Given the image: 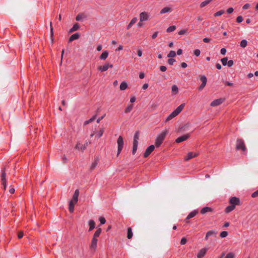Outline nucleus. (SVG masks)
<instances>
[{"instance_id":"nucleus-31","label":"nucleus","mask_w":258,"mask_h":258,"mask_svg":"<svg viewBox=\"0 0 258 258\" xmlns=\"http://www.w3.org/2000/svg\"><path fill=\"white\" fill-rule=\"evenodd\" d=\"M127 88V83L125 81L121 82V83L120 85V87H119L120 90H124Z\"/></svg>"},{"instance_id":"nucleus-41","label":"nucleus","mask_w":258,"mask_h":258,"mask_svg":"<svg viewBox=\"0 0 258 258\" xmlns=\"http://www.w3.org/2000/svg\"><path fill=\"white\" fill-rule=\"evenodd\" d=\"M225 11L224 10H220L216 13H215L214 14V16L215 17H218V16H220L221 15H222V14H223L224 13Z\"/></svg>"},{"instance_id":"nucleus-11","label":"nucleus","mask_w":258,"mask_h":258,"mask_svg":"<svg viewBox=\"0 0 258 258\" xmlns=\"http://www.w3.org/2000/svg\"><path fill=\"white\" fill-rule=\"evenodd\" d=\"M224 99L223 98H219L213 101L211 103V106H218L224 102Z\"/></svg>"},{"instance_id":"nucleus-7","label":"nucleus","mask_w":258,"mask_h":258,"mask_svg":"<svg viewBox=\"0 0 258 258\" xmlns=\"http://www.w3.org/2000/svg\"><path fill=\"white\" fill-rule=\"evenodd\" d=\"M155 149V146L153 145H150L148 147L145 151V152L144 154V157L145 158L148 157L150 154L154 151Z\"/></svg>"},{"instance_id":"nucleus-1","label":"nucleus","mask_w":258,"mask_h":258,"mask_svg":"<svg viewBox=\"0 0 258 258\" xmlns=\"http://www.w3.org/2000/svg\"><path fill=\"white\" fill-rule=\"evenodd\" d=\"M185 106L184 103L180 104L177 108L174 110L166 119L165 122L169 121L174 117L178 115L183 110Z\"/></svg>"},{"instance_id":"nucleus-21","label":"nucleus","mask_w":258,"mask_h":258,"mask_svg":"<svg viewBox=\"0 0 258 258\" xmlns=\"http://www.w3.org/2000/svg\"><path fill=\"white\" fill-rule=\"evenodd\" d=\"M80 28V25L78 23H75L73 27L69 30V33H73V32H75L78 30H79Z\"/></svg>"},{"instance_id":"nucleus-14","label":"nucleus","mask_w":258,"mask_h":258,"mask_svg":"<svg viewBox=\"0 0 258 258\" xmlns=\"http://www.w3.org/2000/svg\"><path fill=\"white\" fill-rule=\"evenodd\" d=\"M148 18H149V15L147 13L144 12H142L140 14V21L142 22V21H146L148 19Z\"/></svg>"},{"instance_id":"nucleus-34","label":"nucleus","mask_w":258,"mask_h":258,"mask_svg":"<svg viewBox=\"0 0 258 258\" xmlns=\"http://www.w3.org/2000/svg\"><path fill=\"white\" fill-rule=\"evenodd\" d=\"M103 132L104 130L102 128L100 129L99 131L97 132L96 133V138H99L100 137H101L102 136Z\"/></svg>"},{"instance_id":"nucleus-18","label":"nucleus","mask_w":258,"mask_h":258,"mask_svg":"<svg viewBox=\"0 0 258 258\" xmlns=\"http://www.w3.org/2000/svg\"><path fill=\"white\" fill-rule=\"evenodd\" d=\"M80 36V35L79 33H75V34H73L70 37L69 42H71L76 39H78V38H79Z\"/></svg>"},{"instance_id":"nucleus-51","label":"nucleus","mask_w":258,"mask_h":258,"mask_svg":"<svg viewBox=\"0 0 258 258\" xmlns=\"http://www.w3.org/2000/svg\"><path fill=\"white\" fill-rule=\"evenodd\" d=\"M243 19L242 17V16H238V17H237L236 21H237V22H238V23H241V22H242L243 21Z\"/></svg>"},{"instance_id":"nucleus-22","label":"nucleus","mask_w":258,"mask_h":258,"mask_svg":"<svg viewBox=\"0 0 258 258\" xmlns=\"http://www.w3.org/2000/svg\"><path fill=\"white\" fill-rule=\"evenodd\" d=\"M137 21V18L136 17L132 19V20L131 21L128 25L126 27L127 29H130L134 24H135Z\"/></svg>"},{"instance_id":"nucleus-16","label":"nucleus","mask_w":258,"mask_h":258,"mask_svg":"<svg viewBox=\"0 0 258 258\" xmlns=\"http://www.w3.org/2000/svg\"><path fill=\"white\" fill-rule=\"evenodd\" d=\"M198 154L196 153H194V152H189L187 156L185 157V160H189L191 159H192V158L194 157H195L196 156H198Z\"/></svg>"},{"instance_id":"nucleus-6","label":"nucleus","mask_w":258,"mask_h":258,"mask_svg":"<svg viewBox=\"0 0 258 258\" xmlns=\"http://www.w3.org/2000/svg\"><path fill=\"white\" fill-rule=\"evenodd\" d=\"M200 80L202 81V84L199 86V90L201 91L202 90L204 87L206 86L207 84V79L206 76H201L200 77Z\"/></svg>"},{"instance_id":"nucleus-37","label":"nucleus","mask_w":258,"mask_h":258,"mask_svg":"<svg viewBox=\"0 0 258 258\" xmlns=\"http://www.w3.org/2000/svg\"><path fill=\"white\" fill-rule=\"evenodd\" d=\"M247 41L245 40V39H243L242 40H241V41L240 42V46L242 48H245L246 46H247Z\"/></svg>"},{"instance_id":"nucleus-48","label":"nucleus","mask_w":258,"mask_h":258,"mask_svg":"<svg viewBox=\"0 0 258 258\" xmlns=\"http://www.w3.org/2000/svg\"><path fill=\"white\" fill-rule=\"evenodd\" d=\"M99 221H100V222L101 224H104L106 222L105 219L104 217H101L99 218Z\"/></svg>"},{"instance_id":"nucleus-27","label":"nucleus","mask_w":258,"mask_h":258,"mask_svg":"<svg viewBox=\"0 0 258 258\" xmlns=\"http://www.w3.org/2000/svg\"><path fill=\"white\" fill-rule=\"evenodd\" d=\"M89 231L92 230L95 227V223L93 220H90L89 221Z\"/></svg>"},{"instance_id":"nucleus-9","label":"nucleus","mask_w":258,"mask_h":258,"mask_svg":"<svg viewBox=\"0 0 258 258\" xmlns=\"http://www.w3.org/2000/svg\"><path fill=\"white\" fill-rule=\"evenodd\" d=\"M189 137V134L184 135L182 136H180V137L177 138L176 139L175 141L177 143H181L182 142H183V141L186 140Z\"/></svg>"},{"instance_id":"nucleus-39","label":"nucleus","mask_w":258,"mask_h":258,"mask_svg":"<svg viewBox=\"0 0 258 258\" xmlns=\"http://www.w3.org/2000/svg\"><path fill=\"white\" fill-rule=\"evenodd\" d=\"M176 29V27L175 26H171L169 27L167 29L166 31L168 33L172 32L174 31Z\"/></svg>"},{"instance_id":"nucleus-63","label":"nucleus","mask_w":258,"mask_h":258,"mask_svg":"<svg viewBox=\"0 0 258 258\" xmlns=\"http://www.w3.org/2000/svg\"><path fill=\"white\" fill-rule=\"evenodd\" d=\"M211 39L209 38H205L203 39V41L205 43H208L210 41Z\"/></svg>"},{"instance_id":"nucleus-54","label":"nucleus","mask_w":258,"mask_h":258,"mask_svg":"<svg viewBox=\"0 0 258 258\" xmlns=\"http://www.w3.org/2000/svg\"><path fill=\"white\" fill-rule=\"evenodd\" d=\"M137 54L139 57L142 56L143 52L141 49H139L137 51Z\"/></svg>"},{"instance_id":"nucleus-47","label":"nucleus","mask_w":258,"mask_h":258,"mask_svg":"<svg viewBox=\"0 0 258 258\" xmlns=\"http://www.w3.org/2000/svg\"><path fill=\"white\" fill-rule=\"evenodd\" d=\"M175 61V60L173 58H170L168 60V62L170 65H172Z\"/></svg>"},{"instance_id":"nucleus-58","label":"nucleus","mask_w":258,"mask_h":258,"mask_svg":"<svg viewBox=\"0 0 258 258\" xmlns=\"http://www.w3.org/2000/svg\"><path fill=\"white\" fill-rule=\"evenodd\" d=\"M220 52L222 55H225L226 53V49L225 48L221 49Z\"/></svg>"},{"instance_id":"nucleus-8","label":"nucleus","mask_w":258,"mask_h":258,"mask_svg":"<svg viewBox=\"0 0 258 258\" xmlns=\"http://www.w3.org/2000/svg\"><path fill=\"white\" fill-rule=\"evenodd\" d=\"M98 239L93 238L90 245V249L91 251H94L96 249Z\"/></svg>"},{"instance_id":"nucleus-33","label":"nucleus","mask_w":258,"mask_h":258,"mask_svg":"<svg viewBox=\"0 0 258 258\" xmlns=\"http://www.w3.org/2000/svg\"><path fill=\"white\" fill-rule=\"evenodd\" d=\"M211 211H212L211 208H209V207H205V208H203L201 210V212L202 214H204L208 212H211Z\"/></svg>"},{"instance_id":"nucleus-20","label":"nucleus","mask_w":258,"mask_h":258,"mask_svg":"<svg viewBox=\"0 0 258 258\" xmlns=\"http://www.w3.org/2000/svg\"><path fill=\"white\" fill-rule=\"evenodd\" d=\"M217 234V232L213 230L209 231L206 233V236H205V239L207 240L208 239V237L211 236H216Z\"/></svg>"},{"instance_id":"nucleus-52","label":"nucleus","mask_w":258,"mask_h":258,"mask_svg":"<svg viewBox=\"0 0 258 258\" xmlns=\"http://www.w3.org/2000/svg\"><path fill=\"white\" fill-rule=\"evenodd\" d=\"M186 242H187L186 239L185 238H184V237H183L181 239L180 244L181 245H184V244H185L186 243Z\"/></svg>"},{"instance_id":"nucleus-29","label":"nucleus","mask_w":258,"mask_h":258,"mask_svg":"<svg viewBox=\"0 0 258 258\" xmlns=\"http://www.w3.org/2000/svg\"><path fill=\"white\" fill-rule=\"evenodd\" d=\"M98 161H99V160L98 158L95 159L94 161L92 163V164L90 166V169L91 170L94 169L95 168V167L97 166V165L98 164Z\"/></svg>"},{"instance_id":"nucleus-13","label":"nucleus","mask_w":258,"mask_h":258,"mask_svg":"<svg viewBox=\"0 0 258 258\" xmlns=\"http://www.w3.org/2000/svg\"><path fill=\"white\" fill-rule=\"evenodd\" d=\"M208 249L207 248H204L201 249L197 254L198 258H203L206 253Z\"/></svg>"},{"instance_id":"nucleus-64","label":"nucleus","mask_w":258,"mask_h":258,"mask_svg":"<svg viewBox=\"0 0 258 258\" xmlns=\"http://www.w3.org/2000/svg\"><path fill=\"white\" fill-rule=\"evenodd\" d=\"M148 86H149L148 84L147 83H145L143 85L142 88L144 90H146L148 88Z\"/></svg>"},{"instance_id":"nucleus-55","label":"nucleus","mask_w":258,"mask_h":258,"mask_svg":"<svg viewBox=\"0 0 258 258\" xmlns=\"http://www.w3.org/2000/svg\"><path fill=\"white\" fill-rule=\"evenodd\" d=\"M251 196L252 198H255V197H258V189L256 191L253 192Z\"/></svg>"},{"instance_id":"nucleus-15","label":"nucleus","mask_w":258,"mask_h":258,"mask_svg":"<svg viewBox=\"0 0 258 258\" xmlns=\"http://www.w3.org/2000/svg\"><path fill=\"white\" fill-rule=\"evenodd\" d=\"M79 195V190L78 189H76L74 192V194L73 196L72 200L71 201H73L75 203H77L78 200V197Z\"/></svg>"},{"instance_id":"nucleus-19","label":"nucleus","mask_w":258,"mask_h":258,"mask_svg":"<svg viewBox=\"0 0 258 258\" xmlns=\"http://www.w3.org/2000/svg\"><path fill=\"white\" fill-rule=\"evenodd\" d=\"M172 11V9L170 8V7H164V8H163L160 13V14H165V13H170V12H171Z\"/></svg>"},{"instance_id":"nucleus-30","label":"nucleus","mask_w":258,"mask_h":258,"mask_svg":"<svg viewBox=\"0 0 258 258\" xmlns=\"http://www.w3.org/2000/svg\"><path fill=\"white\" fill-rule=\"evenodd\" d=\"M76 203L73 201H70L69 203V211L71 213H73L74 211V207Z\"/></svg>"},{"instance_id":"nucleus-36","label":"nucleus","mask_w":258,"mask_h":258,"mask_svg":"<svg viewBox=\"0 0 258 258\" xmlns=\"http://www.w3.org/2000/svg\"><path fill=\"white\" fill-rule=\"evenodd\" d=\"M133 237L132 230L131 227H129L127 229V238L128 239L132 238Z\"/></svg>"},{"instance_id":"nucleus-35","label":"nucleus","mask_w":258,"mask_h":258,"mask_svg":"<svg viewBox=\"0 0 258 258\" xmlns=\"http://www.w3.org/2000/svg\"><path fill=\"white\" fill-rule=\"evenodd\" d=\"M197 212L196 211H192L191 212V213H190L187 216V217H186V219H189L192 217H194V216H196V215L197 214Z\"/></svg>"},{"instance_id":"nucleus-10","label":"nucleus","mask_w":258,"mask_h":258,"mask_svg":"<svg viewBox=\"0 0 258 258\" xmlns=\"http://www.w3.org/2000/svg\"><path fill=\"white\" fill-rule=\"evenodd\" d=\"M229 202L231 205H234L235 206L236 205H239L240 201L238 198L234 197L230 198Z\"/></svg>"},{"instance_id":"nucleus-46","label":"nucleus","mask_w":258,"mask_h":258,"mask_svg":"<svg viewBox=\"0 0 258 258\" xmlns=\"http://www.w3.org/2000/svg\"><path fill=\"white\" fill-rule=\"evenodd\" d=\"M140 133L139 132H136L134 137V140H139Z\"/></svg>"},{"instance_id":"nucleus-24","label":"nucleus","mask_w":258,"mask_h":258,"mask_svg":"<svg viewBox=\"0 0 258 258\" xmlns=\"http://www.w3.org/2000/svg\"><path fill=\"white\" fill-rule=\"evenodd\" d=\"M102 231L101 228H99L97 229V230L95 231V233L93 235V238H95L96 239H97V238L100 236L101 233Z\"/></svg>"},{"instance_id":"nucleus-17","label":"nucleus","mask_w":258,"mask_h":258,"mask_svg":"<svg viewBox=\"0 0 258 258\" xmlns=\"http://www.w3.org/2000/svg\"><path fill=\"white\" fill-rule=\"evenodd\" d=\"M87 146V143L86 145H82L80 143H77L75 148L78 150H81L82 151L84 150L86 148V146Z\"/></svg>"},{"instance_id":"nucleus-4","label":"nucleus","mask_w":258,"mask_h":258,"mask_svg":"<svg viewBox=\"0 0 258 258\" xmlns=\"http://www.w3.org/2000/svg\"><path fill=\"white\" fill-rule=\"evenodd\" d=\"M117 145H118V149H117V156L120 153L124 145L123 140L121 136H119L117 139Z\"/></svg>"},{"instance_id":"nucleus-50","label":"nucleus","mask_w":258,"mask_h":258,"mask_svg":"<svg viewBox=\"0 0 258 258\" xmlns=\"http://www.w3.org/2000/svg\"><path fill=\"white\" fill-rule=\"evenodd\" d=\"M200 53H201V51H200V50L199 49H197L195 50V51H194V54L196 56H199L200 55Z\"/></svg>"},{"instance_id":"nucleus-56","label":"nucleus","mask_w":258,"mask_h":258,"mask_svg":"<svg viewBox=\"0 0 258 258\" xmlns=\"http://www.w3.org/2000/svg\"><path fill=\"white\" fill-rule=\"evenodd\" d=\"M227 64L229 67H232L233 64V61L232 60H230L228 61Z\"/></svg>"},{"instance_id":"nucleus-45","label":"nucleus","mask_w":258,"mask_h":258,"mask_svg":"<svg viewBox=\"0 0 258 258\" xmlns=\"http://www.w3.org/2000/svg\"><path fill=\"white\" fill-rule=\"evenodd\" d=\"M228 235V232L227 231H223L220 233V237L221 238L226 237Z\"/></svg>"},{"instance_id":"nucleus-32","label":"nucleus","mask_w":258,"mask_h":258,"mask_svg":"<svg viewBox=\"0 0 258 258\" xmlns=\"http://www.w3.org/2000/svg\"><path fill=\"white\" fill-rule=\"evenodd\" d=\"M85 18V15L83 13L79 14L76 17V20L78 21H82Z\"/></svg>"},{"instance_id":"nucleus-57","label":"nucleus","mask_w":258,"mask_h":258,"mask_svg":"<svg viewBox=\"0 0 258 258\" xmlns=\"http://www.w3.org/2000/svg\"><path fill=\"white\" fill-rule=\"evenodd\" d=\"M160 70L162 72H165L167 70V68L165 66H161L160 67Z\"/></svg>"},{"instance_id":"nucleus-60","label":"nucleus","mask_w":258,"mask_h":258,"mask_svg":"<svg viewBox=\"0 0 258 258\" xmlns=\"http://www.w3.org/2000/svg\"><path fill=\"white\" fill-rule=\"evenodd\" d=\"M234 9L232 8H229L227 9V12L228 14H231L233 13Z\"/></svg>"},{"instance_id":"nucleus-49","label":"nucleus","mask_w":258,"mask_h":258,"mask_svg":"<svg viewBox=\"0 0 258 258\" xmlns=\"http://www.w3.org/2000/svg\"><path fill=\"white\" fill-rule=\"evenodd\" d=\"M186 32H187L186 29H183V30H181L180 31H179L178 34L180 35H184L186 33Z\"/></svg>"},{"instance_id":"nucleus-28","label":"nucleus","mask_w":258,"mask_h":258,"mask_svg":"<svg viewBox=\"0 0 258 258\" xmlns=\"http://www.w3.org/2000/svg\"><path fill=\"white\" fill-rule=\"evenodd\" d=\"M235 208V207L234 205H231L226 208L225 211L226 213H228L232 211Z\"/></svg>"},{"instance_id":"nucleus-12","label":"nucleus","mask_w":258,"mask_h":258,"mask_svg":"<svg viewBox=\"0 0 258 258\" xmlns=\"http://www.w3.org/2000/svg\"><path fill=\"white\" fill-rule=\"evenodd\" d=\"M113 65L109 63H105L103 66H100L98 68L99 70L101 72H104L107 71L109 68H112Z\"/></svg>"},{"instance_id":"nucleus-42","label":"nucleus","mask_w":258,"mask_h":258,"mask_svg":"<svg viewBox=\"0 0 258 258\" xmlns=\"http://www.w3.org/2000/svg\"><path fill=\"white\" fill-rule=\"evenodd\" d=\"M221 62L222 63V64L224 66H225L227 64L228 58H227V57H224V58L221 59Z\"/></svg>"},{"instance_id":"nucleus-43","label":"nucleus","mask_w":258,"mask_h":258,"mask_svg":"<svg viewBox=\"0 0 258 258\" xmlns=\"http://www.w3.org/2000/svg\"><path fill=\"white\" fill-rule=\"evenodd\" d=\"M95 119V116H94L90 119L86 120L84 122V124L86 125V124H89V123H90V122H92L93 120H94Z\"/></svg>"},{"instance_id":"nucleus-61","label":"nucleus","mask_w":258,"mask_h":258,"mask_svg":"<svg viewBox=\"0 0 258 258\" xmlns=\"http://www.w3.org/2000/svg\"><path fill=\"white\" fill-rule=\"evenodd\" d=\"M138 146H133V154H135L137 150Z\"/></svg>"},{"instance_id":"nucleus-40","label":"nucleus","mask_w":258,"mask_h":258,"mask_svg":"<svg viewBox=\"0 0 258 258\" xmlns=\"http://www.w3.org/2000/svg\"><path fill=\"white\" fill-rule=\"evenodd\" d=\"M133 104H131L130 105H128L125 109V113H128L130 112L132 109H133Z\"/></svg>"},{"instance_id":"nucleus-59","label":"nucleus","mask_w":258,"mask_h":258,"mask_svg":"<svg viewBox=\"0 0 258 258\" xmlns=\"http://www.w3.org/2000/svg\"><path fill=\"white\" fill-rule=\"evenodd\" d=\"M249 7H250V5L249 4H246L243 6L242 9L243 10H246V9H248L249 8Z\"/></svg>"},{"instance_id":"nucleus-26","label":"nucleus","mask_w":258,"mask_h":258,"mask_svg":"<svg viewBox=\"0 0 258 258\" xmlns=\"http://www.w3.org/2000/svg\"><path fill=\"white\" fill-rule=\"evenodd\" d=\"M171 91L173 95H175L178 92V88L175 85H173L171 87Z\"/></svg>"},{"instance_id":"nucleus-38","label":"nucleus","mask_w":258,"mask_h":258,"mask_svg":"<svg viewBox=\"0 0 258 258\" xmlns=\"http://www.w3.org/2000/svg\"><path fill=\"white\" fill-rule=\"evenodd\" d=\"M176 56V52L173 50H171L168 54L167 56L168 57L173 58Z\"/></svg>"},{"instance_id":"nucleus-44","label":"nucleus","mask_w":258,"mask_h":258,"mask_svg":"<svg viewBox=\"0 0 258 258\" xmlns=\"http://www.w3.org/2000/svg\"><path fill=\"white\" fill-rule=\"evenodd\" d=\"M234 254L233 252H229L227 254L225 258H234Z\"/></svg>"},{"instance_id":"nucleus-23","label":"nucleus","mask_w":258,"mask_h":258,"mask_svg":"<svg viewBox=\"0 0 258 258\" xmlns=\"http://www.w3.org/2000/svg\"><path fill=\"white\" fill-rule=\"evenodd\" d=\"M108 56V52L106 50L104 51L100 56V58L102 60H105Z\"/></svg>"},{"instance_id":"nucleus-5","label":"nucleus","mask_w":258,"mask_h":258,"mask_svg":"<svg viewBox=\"0 0 258 258\" xmlns=\"http://www.w3.org/2000/svg\"><path fill=\"white\" fill-rule=\"evenodd\" d=\"M1 181H2V184L4 186V188L5 190L6 188V183H7V180H6V173L5 172V169L4 168L2 170V173L1 175Z\"/></svg>"},{"instance_id":"nucleus-2","label":"nucleus","mask_w":258,"mask_h":258,"mask_svg":"<svg viewBox=\"0 0 258 258\" xmlns=\"http://www.w3.org/2000/svg\"><path fill=\"white\" fill-rule=\"evenodd\" d=\"M167 133L168 131L166 130L162 132L157 136L155 141V145L156 147H159L162 144Z\"/></svg>"},{"instance_id":"nucleus-62","label":"nucleus","mask_w":258,"mask_h":258,"mask_svg":"<svg viewBox=\"0 0 258 258\" xmlns=\"http://www.w3.org/2000/svg\"><path fill=\"white\" fill-rule=\"evenodd\" d=\"M158 32H155L153 33V34L152 35V39H155L157 36H158Z\"/></svg>"},{"instance_id":"nucleus-25","label":"nucleus","mask_w":258,"mask_h":258,"mask_svg":"<svg viewBox=\"0 0 258 258\" xmlns=\"http://www.w3.org/2000/svg\"><path fill=\"white\" fill-rule=\"evenodd\" d=\"M102 231L101 228H99L97 229V230L95 231V233L93 235V238H95L96 239H97V238L100 236L101 233Z\"/></svg>"},{"instance_id":"nucleus-3","label":"nucleus","mask_w":258,"mask_h":258,"mask_svg":"<svg viewBox=\"0 0 258 258\" xmlns=\"http://www.w3.org/2000/svg\"><path fill=\"white\" fill-rule=\"evenodd\" d=\"M236 148L237 150H241L243 152L246 151V147L242 139H238L237 140Z\"/></svg>"},{"instance_id":"nucleus-53","label":"nucleus","mask_w":258,"mask_h":258,"mask_svg":"<svg viewBox=\"0 0 258 258\" xmlns=\"http://www.w3.org/2000/svg\"><path fill=\"white\" fill-rule=\"evenodd\" d=\"M24 235L23 232L22 231H19L18 234V237L19 239H21L23 237Z\"/></svg>"}]
</instances>
